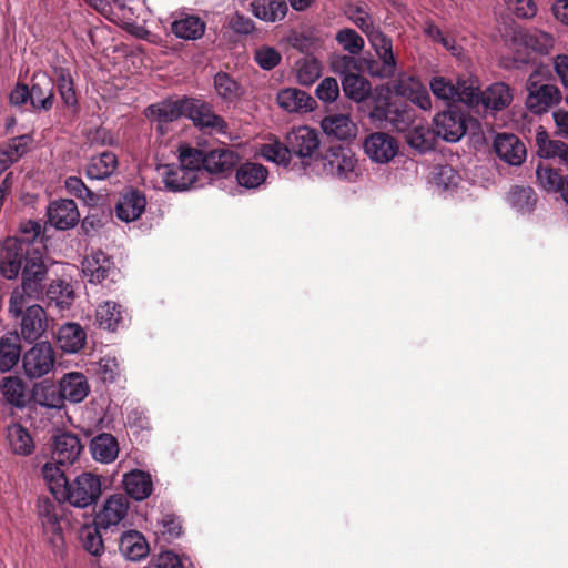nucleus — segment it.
I'll use <instances>...</instances> for the list:
<instances>
[{"label": "nucleus", "mask_w": 568, "mask_h": 568, "mask_svg": "<svg viewBox=\"0 0 568 568\" xmlns=\"http://www.w3.org/2000/svg\"><path fill=\"white\" fill-rule=\"evenodd\" d=\"M458 95L456 101L465 103L469 108H476L480 104L481 93L477 79L471 77L459 78L457 80Z\"/></svg>", "instance_id": "nucleus-48"}, {"label": "nucleus", "mask_w": 568, "mask_h": 568, "mask_svg": "<svg viewBox=\"0 0 568 568\" xmlns=\"http://www.w3.org/2000/svg\"><path fill=\"white\" fill-rule=\"evenodd\" d=\"M320 64L316 60L305 61L297 70V81L302 85H311L320 77Z\"/></svg>", "instance_id": "nucleus-64"}, {"label": "nucleus", "mask_w": 568, "mask_h": 568, "mask_svg": "<svg viewBox=\"0 0 568 568\" xmlns=\"http://www.w3.org/2000/svg\"><path fill=\"white\" fill-rule=\"evenodd\" d=\"M285 138L292 155L312 159L318 152L321 141L315 129L298 126L288 132Z\"/></svg>", "instance_id": "nucleus-12"}, {"label": "nucleus", "mask_w": 568, "mask_h": 568, "mask_svg": "<svg viewBox=\"0 0 568 568\" xmlns=\"http://www.w3.org/2000/svg\"><path fill=\"white\" fill-rule=\"evenodd\" d=\"M123 485L126 494L135 500L146 499L153 490L151 476L143 470H133L126 474Z\"/></svg>", "instance_id": "nucleus-32"}, {"label": "nucleus", "mask_w": 568, "mask_h": 568, "mask_svg": "<svg viewBox=\"0 0 568 568\" xmlns=\"http://www.w3.org/2000/svg\"><path fill=\"white\" fill-rule=\"evenodd\" d=\"M7 438L11 452L16 455L29 456L36 448L30 433L20 424L8 426Z\"/></svg>", "instance_id": "nucleus-35"}, {"label": "nucleus", "mask_w": 568, "mask_h": 568, "mask_svg": "<svg viewBox=\"0 0 568 568\" xmlns=\"http://www.w3.org/2000/svg\"><path fill=\"white\" fill-rule=\"evenodd\" d=\"M267 176V170L258 163L246 162L236 170V180L241 186L255 189L261 185Z\"/></svg>", "instance_id": "nucleus-40"}, {"label": "nucleus", "mask_w": 568, "mask_h": 568, "mask_svg": "<svg viewBox=\"0 0 568 568\" xmlns=\"http://www.w3.org/2000/svg\"><path fill=\"white\" fill-rule=\"evenodd\" d=\"M95 318L100 327L115 331L122 321V307L115 302H104L98 306Z\"/></svg>", "instance_id": "nucleus-46"}, {"label": "nucleus", "mask_w": 568, "mask_h": 568, "mask_svg": "<svg viewBox=\"0 0 568 568\" xmlns=\"http://www.w3.org/2000/svg\"><path fill=\"white\" fill-rule=\"evenodd\" d=\"M118 156L111 151H104L90 158L85 166V175L91 180H105L118 169Z\"/></svg>", "instance_id": "nucleus-29"}, {"label": "nucleus", "mask_w": 568, "mask_h": 568, "mask_svg": "<svg viewBox=\"0 0 568 568\" xmlns=\"http://www.w3.org/2000/svg\"><path fill=\"white\" fill-rule=\"evenodd\" d=\"M65 189L71 195L82 199L89 205H94L98 201V195L78 176H69L65 180Z\"/></svg>", "instance_id": "nucleus-58"}, {"label": "nucleus", "mask_w": 568, "mask_h": 568, "mask_svg": "<svg viewBox=\"0 0 568 568\" xmlns=\"http://www.w3.org/2000/svg\"><path fill=\"white\" fill-rule=\"evenodd\" d=\"M179 161L182 166L193 171L197 179L199 174L206 172V151L204 150L182 146L180 149Z\"/></svg>", "instance_id": "nucleus-47"}, {"label": "nucleus", "mask_w": 568, "mask_h": 568, "mask_svg": "<svg viewBox=\"0 0 568 568\" xmlns=\"http://www.w3.org/2000/svg\"><path fill=\"white\" fill-rule=\"evenodd\" d=\"M60 348L65 353H78L87 342V333L78 323L63 324L57 335Z\"/></svg>", "instance_id": "nucleus-31"}, {"label": "nucleus", "mask_w": 568, "mask_h": 568, "mask_svg": "<svg viewBox=\"0 0 568 568\" xmlns=\"http://www.w3.org/2000/svg\"><path fill=\"white\" fill-rule=\"evenodd\" d=\"M378 61H372L368 64V71L373 77L379 79H390L397 70V62L393 49L376 52Z\"/></svg>", "instance_id": "nucleus-42"}, {"label": "nucleus", "mask_w": 568, "mask_h": 568, "mask_svg": "<svg viewBox=\"0 0 568 568\" xmlns=\"http://www.w3.org/2000/svg\"><path fill=\"white\" fill-rule=\"evenodd\" d=\"M128 497L121 494L110 496L94 518V525L108 530L119 525L128 514Z\"/></svg>", "instance_id": "nucleus-17"}, {"label": "nucleus", "mask_w": 568, "mask_h": 568, "mask_svg": "<svg viewBox=\"0 0 568 568\" xmlns=\"http://www.w3.org/2000/svg\"><path fill=\"white\" fill-rule=\"evenodd\" d=\"M335 40L351 55L359 54L365 47L364 39L351 28L341 29L336 33Z\"/></svg>", "instance_id": "nucleus-55"}, {"label": "nucleus", "mask_w": 568, "mask_h": 568, "mask_svg": "<svg viewBox=\"0 0 568 568\" xmlns=\"http://www.w3.org/2000/svg\"><path fill=\"white\" fill-rule=\"evenodd\" d=\"M102 527H87L81 531L83 548L93 556H100L104 551Z\"/></svg>", "instance_id": "nucleus-56"}, {"label": "nucleus", "mask_w": 568, "mask_h": 568, "mask_svg": "<svg viewBox=\"0 0 568 568\" xmlns=\"http://www.w3.org/2000/svg\"><path fill=\"white\" fill-rule=\"evenodd\" d=\"M497 156L509 165H520L527 155L524 142L515 134L499 133L494 141Z\"/></svg>", "instance_id": "nucleus-16"}, {"label": "nucleus", "mask_w": 568, "mask_h": 568, "mask_svg": "<svg viewBox=\"0 0 568 568\" xmlns=\"http://www.w3.org/2000/svg\"><path fill=\"white\" fill-rule=\"evenodd\" d=\"M185 118L205 133H225L227 130L225 120L203 99L187 97Z\"/></svg>", "instance_id": "nucleus-7"}, {"label": "nucleus", "mask_w": 568, "mask_h": 568, "mask_svg": "<svg viewBox=\"0 0 568 568\" xmlns=\"http://www.w3.org/2000/svg\"><path fill=\"white\" fill-rule=\"evenodd\" d=\"M287 10L288 8L284 0H254L252 2L253 14L267 22L284 19Z\"/></svg>", "instance_id": "nucleus-37"}, {"label": "nucleus", "mask_w": 568, "mask_h": 568, "mask_svg": "<svg viewBox=\"0 0 568 568\" xmlns=\"http://www.w3.org/2000/svg\"><path fill=\"white\" fill-rule=\"evenodd\" d=\"M537 181L539 185L546 191H562L565 180L558 170L541 162L538 163L536 169Z\"/></svg>", "instance_id": "nucleus-51"}, {"label": "nucleus", "mask_w": 568, "mask_h": 568, "mask_svg": "<svg viewBox=\"0 0 568 568\" xmlns=\"http://www.w3.org/2000/svg\"><path fill=\"white\" fill-rule=\"evenodd\" d=\"M316 97L325 102H334L339 95V85L335 78L327 77L323 79L315 90Z\"/></svg>", "instance_id": "nucleus-61"}, {"label": "nucleus", "mask_w": 568, "mask_h": 568, "mask_svg": "<svg viewBox=\"0 0 568 568\" xmlns=\"http://www.w3.org/2000/svg\"><path fill=\"white\" fill-rule=\"evenodd\" d=\"M98 373L104 383H113L121 374L120 363L115 357H103L99 362Z\"/></svg>", "instance_id": "nucleus-62"}, {"label": "nucleus", "mask_w": 568, "mask_h": 568, "mask_svg": "<svg viewBox=\"0 0 568 568\" xmlns=\"http://www.w3.org/2000/svg\"><path fill=\"white\" fill-rule=\"evenodd\" d=\"M536 146L539 158L558 160L568 166V144L560 140L551 139L541 126L536 133Z\"/></svg>", "instance_id": "nucleus-22"}, {"label": "nucleus", "mask_w": 568, "mask_h": 568, "mask_svg": "<svg viewBox=\"0 0 568 568\" xmlns=\"http://www.w3.org/2000/svg\"><path fill=\"white\" fill-rule=\"evenodd\" d=\"M331 67L333 72L343 75V78L346 74L356 73L362 68L361 61L351 54L335 55L332 59Z\"/></svg>", "instance_id": "nucleus-60"}, {"label": "nucleus", "mask_w": 568, "mask_h": 568, "mask_svg": "<svg viewBox=\"0 0 568 568\" xmlns=\"http://www.w3.org/2000/svg\"><path fill=\"white\" fill-rule=\"evenodd\" d=\"M21 271V285L17 286L9 301V314L18 318L31 301L43 298L48 266L40 251H30L23 240L2 242V276L14 278Z\"/></svg>", "instance_id": "nucleus-1"}, {"label": "nucleus", "mask_w": 568, "mask_h": 568, "mask_svg": "<svg viewBox=\"0 0 568 568\" xmlns=\"http://www.w3.org/2000/svg\"><path fill=\"white\" fill-rule=\"evenodd\" d=\"M364 151L372 161L387 163L397 154L398 144L390 134L374 132L365 139Z\"/></svg>", "instance_id": "nucleus-15"}, {"label": "nucleus", "mask_w": 568, "mask_h": 568, "mask_svg": "<svg viewBox=\"0 0 568 568\" xmlns=\"http://www.w3.org/2000/svg\"><path fill=\"white\" fill-rule=\"evenodd\" d=\"M32 142L31 134H20L10 139L6 149H2V171L27 154Z\"/></svg>", "instance_id": "nucleus-39"}, {"label": "nucleus", "mask_w": 568, "mask_h": 568, "mask_svg": "<svg viewBox=\"0 0 568 568\" xmlns=\"http://www.w3.org/2000/svg\"><path fill=\"white\" fill-rule=\"evenodd\" d=\"M287 146L288 143H286V141L284 143L274 141L273 143L264 144L261 152L266 160L288 166L292 159V152Z\"/></svg>", "instance_id": "nucleus-54"}, {"label": "nucleus", "mask_w": 568, "mask_h": 568, "mask_svg": "<svg viewBox=\"0 0 568 568\" xmlns=\"http://www.w3.org/2000/svg\"><path fill=\"white\" fill-rule=\"evenodd\" d=\"M42 475L55 499H60V495L69 481L65 474L57 465L47 463L42 467Z\"/></svg>", "instance_id": "nucleus-53"}, {"label": "nucleus", "mask_w": 568, "mask_h": 568, "mask_svg": "<svg viewBox=\"0 0 568 568\" xmlns=\"http://www.w3.org/2000/svg\"><path fill=\"white\" fill-rule=\"evenodd\" d=\"M342 88L345 95L355 102H367L373 98L371 95V82L357 73L346 74L342 79Z\"/></svg>", "instance_id": "nucleus-36"}, {"label": "nucleus", "mask_w": 568, "mask_h": 568, "mask_svg": "<svg viewBox=\"0 0 568 568\" xmlns=\"http://www.w3.org/2000/svg\"><path fill=\"white\" fill-rule=\"evenodd\" d=\"M475 122L476 120L470 115L454 106L436 114L434 118V131L447 142H457L465 135L469 123L473 124Z\"/></svg>", "instance_id": "nucleus-8"}, {"label": "nucleus", "mask_w": 568, "mask_h": 568, "mask_svg": "<svg viewBox=\"0 0 568 568\" xmlns=\"http://www.w3.org/2000/svg\"><path fill=\"white\" fill-rule=\"evenodd\" d=\"M407 143L422 152L433 148V133L424 126H414L406 136Z\"/></svg>", "instance_id": "nucleus-59"}, {"label": "nucleus", "mask_w": 568, "mask_h": 568, "mask_svg": "<svg viewBox=\"0 0 568 568\" xmlns=\"http://www.w3.org/2000/svg\"><path fill=\"white\" fill-rule=\"evenodd\" d=\"M539 74H530L526 89L528 95L526 98L527 109L535 114H542L555 106L562 99L561 92L557 85L551 83H541L538 80Z\"/></svg>", "instance_id": "nucleus-6"}, {"label": "nucleus", "mask_w": 568, "mask_h": 568, "mask_svg": "<svg viewBox=\"0 0 568 568\" xmlns=\"http://www.w3.org/2000/svg\"><path fill=\"white\" fill-rule=\"evenodd\" d=\"M83 445L72 433H61L54 437L52 457L59 465L73 464L81 454Z\"/></svg>", "instance_id": "nucleus-19"}, {"label": "nucleus", "mask_w": 568, "mask_h": 568, "mask_svg": "<svg viewBox=\"0 0 568 568\" xmlns=\"http://www.w3.org/2000/svg\"><path fill=\"white\" fill-rule=\"evenodd\" d=\"M254 61L261 69L270 71L281 63L282 55L273 47L261 45L254 51Z\"/></svg>", "instance_id": "nucleus-57"}, {"label": "nucleus", "mask_w": 568, "mask_h": 568, "mask_svg": "<svg viewBox=\"0 0 568 568\" xmlns=\"http://www.w3.org/2000/svg\"><path fill=\"white\" fill-rule=\"evenodd\" d=\"M21 316L20 332L23 339L28 342L37 341L45 331V312L40 305H26Z\"/></svg>", "instance_id": "nucleus-18"}, {"label": "nucleus", "mask_w": 568, "mask_h": 568, "mask_svg": "<svg viewBox=\"0 0 568 568\" xmlns=\"http://www.w3.org/2000/svg\"><path fill=\"white\" fill-rule=\"evenodd\" d=\"M74 291L70 283L63 280L52 281L44 291L41 301L48 306L55 305L60 311L68 310L74 302Z\"/></svg>", "instance_id": "nucleus-30"}, {"label": "nucleus", "mask_w": 568, "mask_h": 568, "mask_svg": "<svg viewBox=\"0 0 568 568\" xmlns=\"http://www.w3.org/2000/svg\"><path fill=\"white\" fill-rule=\"evenodd\" d=\"M321 128L328 136L338 141H348L356 136L357 126L344 114H333L325 116L321 122Z\"/></svg>", "instance_id": "nucleus-25"}, {"label": "nucleus", "mask_w": 568, "mask_h": 568, "mask_svg": "<svg viewBox=\"0 0 568 568\" xmlns=\"http://www.w3.org/2000/svg\"><path fill=\"white\" fill-rule=\"evenodd\" d=\"M507 201L517 211L526 213L535 209L537 197L532 187L516 185L510 189Z\"/></svg>", "instance_id": "nucleus-45"}, {"label": "nucleus", "mask_w": 568, "mask_h": 568, "mask_svg": "<svg viewBox=\"0 0 568 568\" xmlns=\"http://www.w3.org/2000/svg\"><path fill=\"white\" fill-rule=\"evenodd\" d=\"M430 90L433 94L447 103L456 101L458 95V85L457 82L454 83L450 79L435 75L432 78L429 82Z\"/></svg>", "instance_id": "nucleus-52"}, {"label": "nucleus", "mask_w": 568, "mask_h": 568, "mask_svg": "<svg viewBox=\"0 0 568 568\" xmlns=\"http://www.w3.org/2000/svg\"><path fill=\"white\" fill-rule=\"evenodd\" d=\"M368 116L378 128H388L404 132L414 121L415 114L410 104L398 97L389 94L374 95L368 102Z\"/></svg>", "instance_id": "nucleus-2"}, {"label": "nucleus", "mask_w": 568, "mask_h": 568, "mask_svg": "<svg viewBox=\"0 0 568 568\" xmlns=\"http://www.w3.org/2000/svg\"><path fill=\"white\" fill-rule=\"evenodd\" d=\"M325 174L338 179H349L356 165V159L351 146L344 143L331 144L321 155Z\"/></svg>", "instance_id": "nucleus-9"}, {"label": "nucleus", "mask_w": 568, "mask_h": 568, "mask_svg": "<svg viewBox=\"0 0 568 568\" xmlns=\"http://www.w3.org/2000/svg\"><path fill=\"white\" fill-rule=\"evenodd\" d=\"M30 105L37 113L52 110L54 97V81L47 73H34L31 78Z\"/></svg>", "instance_id": "nucleus-11"}, {"label": "nucleus", "mask_w": 568, "mask_h": 568, "mask_svg": "<svg viewBox=\"0 0 568 568\" xmlns=\"http://www.w3.org/2000/svg\"><path fill=\"white\" fill-rule=\"evenodd\" d=\"M90 452L95 460L109 464L118 457L119 443L113 435L102 433L91 439Z\"/></svg>", "instance_id": "nucleus-33"}, {"label": "nucleus", "mask_w": 568, "mask_h": 568, "mask_svg": "<svg viewBox=\"0 0 568 568\" xmlns=\"http://www.w3.org/2000/svg\"><path fill=\"white\" fill-rule=\"evenodd\" d=\"M163 181L165 187L170 191H185L190 187L197 186V178L193 171L185 169L180 163L165 165Z\"/></svg>", "instance_id": "nucleus-28"}, {"label": "nucleus", "mask_w": 568, "mask_h": 568, "mask_svg": "<svg viewBox=\"0 0 568 568\" xmlns=\"http://www.w3.org/2000/svg\"><path fill=\"white\" fill-rule=\"evenodd\" d=\"M513 89L505 82H495L481 93L480 104L485 110L501 111L513 102Z\"/></svg>", "instance_id": "nucleus-24"}, {"label": "nucleus", "mask_w": 568, "mask_h": 568, "mask_svg": "<svg viewBox=\"0 0 568 568\" xmlns=\"http://www.w3.org/2000/svg\"><path fill=\"white\" fill-rule=\"evenodd\" d=\"M119 550L125 559L139 561L148 556L150 548L145 537L140 531L129 530L121 535Z\"/></svg>", "instance_id": "nucleus-23"}, {"label": "nucleus", "mask_w": 568, "mask_h": 568, "mask_svg": "<svg viewBox=\"0 0 568 568\" xmlns=\"http://www.w3.org/2000/svg\"><path fill=\"white\" fill-rule=\"evenodd\" d=\"M2 397L11 405L22 408L28 402L27 384L20 377L2 378Z\"/></svg>", "instance_id": "nucleus-38"}, {"label": "nucleus", "mask_w": 568, "mask_h": 568, "mask_svg": "<svg viewBox=\"0 0 568 568\" xmlns=\"http://www.w3.org/2000/svg\"><path fill=\"white\" fill-rule=\"evenodd\" d=\"M524 42L534 51L542 53L552 43V37L546 32L529 31L524 34Z\"/></svg>", "instance_id": "nucleus-63"}, {"label": "nucleus", "mask_w": 568, "mask_h": 568, "mask_svg": "<svg viewBox=\"0 0 568 568\" xmlns=\"http://www.w3.org/2000/svg\"><path fill=\"white\" fill-rule=\"evenodd\" d=\"M20 337L17 333L2 336V372L14 367L21 356Z\"/></svg>", "instance_id": "nucleus-50"}, {"label": "nucleus", "mask_w": 568, "mask_h": 568, "mask_svg": "<svg viewBox=\"0 0 568 568\" xmlns=\"http://www.w3.org/2000/svg\"><path fill=\"white\" fill-rule=\"evenodd\" d=\"M345 16L365 34L376 27L366 3H348L345 7Z\"/></svg>", "instance_id": "nucleus-49"}, {"label": "nucleus", "mask_w": 568, "mask_h": 568, "mask_svg": "<svg viewBox=\"0 0 568 568\" xmlns=\"http://www.w3.org/2000/svg\"><path fill=\"white\" fill-rule=\"evenodd\" d=\"M55 74L57 79L53 80L54 87H57L63 103L69 108L78 106L74 81L70 71L68 69L60 68L55 71Z\"/></svg>", "instance_id": "nucleus-43"}, {"label": "nucleus", "mask_w": 568, "mask_h": 568, "mask_svg": "<svg viewBox=\"0 0 568 568\" xmlns=\"http://www.w3.org/2000/svg\"><path fill=\"white\" fill-rule=\"evenodd\" d=\"M60 388L65 402L78 404L83 402L89 393L90 385L83 373L70 372L64 374L60 379Z\"/></svg>", "instance_id": "nucleus-21"}, {"label": "nucleus", "mask_w": 568, "mask_h": 568, "mask_svg": "<svg viewBox=\"0 0 568 568\" xmlns=\"http://www.w3.org/2000/svg\"><path fill=\"white\" fill-rule=\"evenodd\" d=\"M276 100L287 112H308L316 105V101L310 94L296 88L281 90Z\"/></svg>", "instance_id": "nucleus-26"}, {"label": "nucleus", "mask_w": 568, "mask_h": 568, "mask_svg": "<svg viewBox=\"0 0 568 568\" xmlns=\"http://www.w3.org/2000/svg\"><path fill=\"white\" fill-rule=\"evenodd\" d=\"M213 82L217 95L224 101L233 102L242 95L241 84L226 72H217Z\"/></svg>", "instance_id": "nucleus-44"}, {"label": "nucleus", "mask_w": 568, "mask_h": 568, "mask_svg": "<svg viewBox=\"0 0 568 568\" xmlns=\"http://www.w3.org/2000/svg\"><path fill=\"white\" fill-rule=\"evenodd\" d=\"M206 24L197 16L186 14L175 20L171 24V31L174 36L184 40H197L205 32Z\"/></svg>", "instance_id": "nucleus-34"}, {"label": "nucleus", "mask_w": 568, "mask_h": 568, "mask_svg": "<svg viewBox=\"0 0 568 568\" xmlns=\"http://www.w3.org/2000/svg\"><path fill=\"white\" fill-rule=\"evenodd\" d=\"M102 494L101 479L92 473H82L69 480L60 499L78 508H85L98 501Z\"/></svg>", "instance_id": "nucleus-4"}, {"label": "nucleus", "mask_w": 568, "mask_h": 568, "mask_svg": "<svg viewBox=\"0 0 568 568\" xmlns=\"http://www.w3.org/2000/svg\"><path fill=\"white\" fill-rule=\"evenodd\" d=\"M55 353L48 342L37 343L22 357L24 373L30 378L47 375L54 366Z\"/></svg>", "instance_id": "nucleus-10"}, {"label": "nucleus", "mask_w": 568, "mask_h": 568, "mask_svg": "<svg viewBox=\"0 0 568 568\" xmlns=\"http://www.w3.org/2000/svg\"><path fill=\"white\" fill-rule=\"evenodd\" d=\"M47 216L50 225L61 231L74 227L80 221L78 205L71 199L51 201L47 209Z\"/></svg>", "instance_id": "nucleus-13"}, {"label": "nucleus", "mask_w": 568, "mask_h": 568, "mask_svg": "<svg viewBox=\"0 0 568 568\" xmlns=\"http://www.w3.org/2000/svg\"><path fill=\"white\" fill-rule=\"evenodd\" d=\"M146 199L144 194L136 189H129L120 196L115 205L118 219L124 222L138 220L145 210Z\"/></svg>", "instance_id": "nucleus-20"}, {"label": "nucleus", "mask_w": 568, "mask_h": 568, "mask_svg": "<svg viewBox=\"0 0 568 568\" xmlns=\"http://www.w3.org/2000/svg\"><path fill=\"white\" fill-rule=\"evenodd\" d=\"M187 97L178 100L165 99L158 103L150 104L144 110V115L150 121L159 123V130L162 131V124L171 123L185 116Z\"/></svg>", "instance_id": "nucleus-14"}, {"label": "nucleus", "mask_w": 568, "mask_h": 568, "mask_svg": "<svg viewBox=\"0 0 568 568\" xmlns=\"http://www.w3.org/2000/svg\"><path fill=\"white\" fill-rule=\"evenodd\" d=\"M240 161L239 154L223 145L206 151V172L211 174H223L231 171Z\"/></svg>", "instance_id": "nucleus-27"}, {"label": "nucleus", "mask_w": 568, "mask_h": 568, "mask_svg": "<svg viewBox=\"0 0 568 568\" xmlns=\"http://www.w3.org/2000/svg\"><path fill=\"white\" fill-rule=\"evenodd\" d=\"M82 272L90 283L100 284L109 291L114 290L122 278L121 271L115 266L112 257L101 250L84 257Z\"/></svg>", "instance_id": "nucleus-3"}, {"label": "nucleus", "mask_w": 568, "mask_h": 568, "mask_svg": "<svg viewBox=\"0 0 568 568\" xmlns=\"http://www.w3.org/2000/svg\"><path fill=\"white\" fill-rule=\"evenodd\" d=\"M36 398L40 405L60 409L64 406L65 399L62 396V389L60 383L44 381L36 389Z\"/></svg>", "instance_id": "nucleus-41"}, {"label": "nucleus", "mask_w": 568, "mask_h": 568, "mask_svg": "<svg viewBox=\"0 0 568 568\" xmlns=\"http://www.w3.org/2000/svg\"><path fill=\"white\" fill-rule=\"evenodd\" d=\"M60 500H50L49 498H39L38 500V513L43 532L57 554L61 552L64 547L61 521L64 519L65 509Z\"/></svg>", "instance_id": "nucleus-5"}]
</instances>
